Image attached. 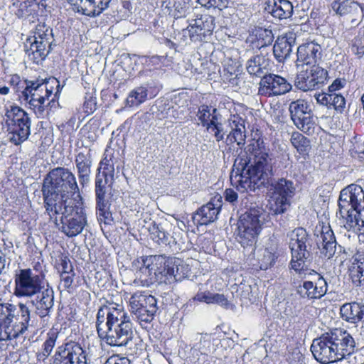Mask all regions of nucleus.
<instances>
[{"mask_svg":"<svg viewBox=\"0 0 364 364\" xmlns=\"http://www.w3.org/2000/svg\"><path fill=\"white\" fill-rule=\"evenodd\" d=\"M96 330L100 340L114 347L127 346L134 337L130 318L118 304L105 305L98 309Z\"/></svg>","mask_w":364,"mask_h":364,"instance_id":"obj_1","label":"nucleus"},{"mask_svg":"<svg viewBox=\"0 0 364 364\" xmlns=\"http://www.w3.org/2000/svg\"><path fill=\"white\" fill-rule=\"evenodd\" d=\"M270 159L268 154L255 150L250 155L240 154L235 161L234 166L240 172L237 188L242 192L255 191L269 183L272 175Z\"/></svg>","mask_w":364,"mask_h":364,"instance_id":"obj_2","label":"nucleus"},{"mask_svg":"<svg viewBox=\"0 0 364 364\" xmlns=\"http://www.w3.org/2000/svg\"><path fill=\"white\" fill-rule=\"evenodd\" d=\"M357 350L354 338L346 330L334 328L313 340L311 351L321 364L341 361Z\"/></svg>","mask_w":364,"mask_h":364,"instance_id":"obj_3","label":"nucleus"},{"mask_svg":"<svg viewBox=\"0 0 364 364\" xmlns=\"http://www.w3.org/2000/svg\"><path fill=\"white\" fill-rule=\"evenodd\" d=\"M41 191L46 210H52V207L56 209V205L65 202L75 201L68 198L69 195H80L75 176L65 167H56L48 173L43 180Z\"/></svg>","mask_w":364,"mask_h":364,"instance_id":"obj_4","label":"nucleus"},{"mask_svg":"<svg viewBox=\"0 0 364 364\" xmlns=\"http://www.w3.org/2000/svg\"><path fill=\"white\" fill-rule=\"evenodd\" d=\"M338 212L348 231L364 235V191L360 186L351 184L343 189L338 199Z\"/></svg>","mask_w":364,"mask_h":364,"instance_id":"obj_5","label":"nucleus"},{"mask_svg":"<svg viewBox=\"0 0 364 364\" xmlns=\"http://www.w3.org/2000/svg\"><path fill=\"white\" fill-rule=\"evenodd\" d=\"M31 322V311L26 304L0 303V341L17 338L33 326Z\"/></svg>","mask_w":364,"mask_h":364,"instance_id":"obj_6","label":"nucleus"},{"mask_svg":"<svg viewBox=\"0 0 364 364\" xmlns=\"http://www.w3.org/2000/svg\"><path fill=\"white\" fill-rule=\"evenodd\" d=\"M77 198V200L65 202L63 204L56 205V209L52 207V210H46L50 220L53 219L55 224H58L57 215H61L62 225L60 230L69 237L80 234L87 225L82 198L80 195H78Z\"/></svg>","mask_w":364,"mask_h":364,"instance_id":"obj_7","label":"nucleus"},{"mask_svg":"<svg viewBox=\"0 0 364 364\" xmlns=\"http://www.w3.org/2000/svg\"><path fill=\"white\" fill-rule=\"evenodd\" d=\"M141 266L138 274L141 281L147 284L158 282L171 284L176 282V275L173 274L177 262H179L178 258L159 255L141 257Z\"/></svg>","mask_w":364,"mask_h":364,"instance_id":"obj_8","label":"nucleus"},{"mask_svg":"<svg viewBox=\"0 0 364 364\" xmlns=\"http://www.w3.org/2000/svg\"><path fill=\"white\" fill-rule=\"evenodd\" d=\"M291 284L295 287L296 293L303 299H321L327 292V282L325 279L307 266L301 270H294Z\"/></svg>","mask_w":364,"mask_h":364,"instance_id":"obj_9","label":"nucleus"},{"mask_svg":"<svg viewBox=\"0 0 364 364\" xmlns=\"http://www.w3.org/2000/svg\"><path fill=\"white\" fill-rule=\"evenodd\" d=\"M263 210L259 208H250L242 213L237 222L236 238L244 247L254 249L264 224Z\"/></svg>","mask_w":364,"mask_h":364,"instance_id":"obj_10","label":"nucleus"},{"mask_svg":"<svg viewBox=\"0 0 364 364\" xmlns=\"http://www.w3.org/2000/svg\"><path fill=\"white\" fill-rule=\"evenodd\" d=\"M53 41V29L45 23L36 26L34 35L25 43V52L34 63L43 61L51 51Z\"/></svg>","mask_w":364,"mask_h":364,"instance_id":"obj_11","label":"nucleus"},{"mask_svg":"<svg viewBox=\"0 0 364 364\" xmlns=\"http://www.w3.org/2000/svg\"><path fill=\"white\" fill-rule=\"evenodd\" d=\"M289 237L291 255L290 268L293 270H301L302 267H306V262L310 260L311 240L303 228L294 229L289 233Z\"/></svg>","mask_w":364,"mask_h":364,"instance_id":"obj_12","label":"nucleus"},{"mask_svg":"<svg viewBox=\"0 0 364 364\" xmlns=\"http://www.w3.org/2000/svg\"><path fill=\"white\" fill-rule=\"evenodd\" d=\"M25 87L18 95L19 98L28 105V107L33 111L38 118H43L46 111L44 87L43 84H57L55 78L48 80H24Z\"/></svg>","mask_w":364,"mask_h":364,"instance_id":"obj_13","label":"nucleus"},{"mask_svg":"<svg viewBox=\"0 0 364 364\" xmlns=\"http://www.w3.org/2000/svg\"><path fill=\"white\" fill-rule=\"evenodd\" d=\"M14 282V294L17 297H32L40 293L48 284L43 275L36 274L29 268L16 272Z\"/></svg>","mask_w":364,"mask_h":364,"instance_id":"obj_14","label":"nucleus"},{"mask_svg":"<svg viewBox=\"0 0 364 364\" xmlns=\"http://www.w3.org/2000/svg\"><path fill=\"white\" fill-rule=\"evenodd\" d=\"M290 117L294 124L307 135H313L317 127L309 103L301 99L292 101L289 106Z\"/></svg>","mask_w":364,"mask_h":364,"instance_id":"obj_15","label":"nucleus"},{"mask_svg":"<svg viewBox=\"0 0 364 364\" xmlns=\"http://www.w3.org/2000/svg\"><path fill=\"white\" fill-rule=\"evenodd\" d=\"M130 311L142 326L150 323L158 310L156 299L147 292L136 291L129 299Z\"/></svg>","mask_w":364,"mask_h":364,"instance_id":"obj_16","label":"nucleus"},{"mask_svg":"<svg viewBox=\"0 0 364 364\" xmlns=\"http://www.w3.org/2000/svg\"><path fill=\"white\" fill-rule=\"evenodd\" d=\"M102 174L97 175L95 179V196H96V213L98 220L105 224H109L112 221V213L110 211L109 193L108 189L107 173L105 172V167Z\"/></svg>","mask_w":364,"mask_h":364,"instance_id":"obj_17","label":"nucleus"},{"mask_svg":"<svg viewBox=\"0 0 364 364\" xmlns=\"http://www.w3.org/2000/svg\"><path fill=\"white\" fill-rule=\"evenodd\" d=\"M50 364H87L86 353L79 343L68 342L58 347Z\"/></svg>","mask_w":364,"mask_h":364,"instance_id":"obj_18","label":"nucleus"},{"mask_svg":"<svg viewBox=\"0 0 364 364\" xmlns=\"http://www.w3.org/2000/svg\"><path fill=\"white\" fill-rule=\"evenodd\" d=\"M327 77V71L320 66L310 67V69L301 70L297 74L294 85L302 91L312 90L319 88Z\"/></svg>","mask_w":364,"mask_h":364,"instance_id":"obj_19","label":"nucleus"},{"mask_svg":"<svg viewBox=\"0 0 364 364\" xmlns=\"http://www.w3.org/2000/svg\"><path fill=\"white\" fill-rule=\"evenodd\" d=\"M292 88L288 81L274 74H265L262 76L258 90V95L264 97H273L286 94Z\"/></svg>","mask_w":364,"mask_h":364,"instance_id":"obj_20","label":"nucleus"},{"mask_svg":"<svg viewBox=\"0 0 364 364\" xmlns=\"http://www.w3.org/2000/svg\"><path fill=\"white\" fill-rule=\"evenodd\" d=\"M148 230L151 239L159 245H168L170 247H173L176 250H185L188 248L185 245L183 237H179L180 232H178V235L175 233V235H171L165 231L161 224H157L154 221L150 223Z\"/></svg>","mask_w":364,"mask_h":364,"instance_id":"obj_21","label":"nucleus"},{"mask_svg":"<svg viewBox=\"0 0 364 364\" xmlns=\"http://www.w3.org/2000/svg\"><path fill=\"white\" fill-rule=\"evenodd\" d=\"M297 67L301 63V68H304V65L310 67L319 66L318 63L321 59V47L319 44L314 42H309L299 46L297 48Z\"/></svg>","mask_w":364,"mask_h":364,"instance_id":"obj_22","label":"nucleus"},{"mask_svg":"<svg viewBox=\"0 0 364 364\" xmlns=\"http://www.w3.org/2000/svg\"><path fill=\"white\" fill-rule=\"evenodd\" d=\"M75 163L77 176L81 186H84L90 181L92 159L90 149L83 148L77 151Z\"/></svg>","mask_w":364,"mask_h":364,"instance_id":"obj_23","label":"nucleus"},{"mask_svg":"<svg viewBox=\"0 0 364 364\" xmlns=\"http://www.w3.org/2000/svg\"><path fill=\"white\" fill-rule=\"evenodd\" d=\"M35 296L36 298L32 300L31 303L36 307V314L41 318L48 316L54 305L53 289L46 284L44 289Z\"/></svg>","mask_w":364,"mask_h":364,"instance_id":"obj_24","label":"nucleus"},{"mask_svg":"<svg viewBox=\"0 0 364 364\" xmlns=\"http://www.w3.org/2000/svg\"><path fill=\"white\" fill-rule=\"evenodd\" d=\"M296 44V37L292 33L277 38L274 46L273 53L278 62H284L287 59Z\"/></svg>","mask_w":364,"mask_h":364,"instance_id":"obj_25","label":"nucleus"},{"mask_svg":"<svg viewBox=\"0 0 364 364\" xmlns=\"http://www.w3.org/2000/svg\"><path fill=\"white\" fill-rule=\"evenodd\" d=\"M220 205L209 202L200 207L193 215V221L197 225H206L214 222L220 212Z\"/></svg>","mask_w":364,"mask_h":364,"instance_id":"obj_26","label":"nucleus"},{"mask_svg":"<svg viewBox=\"0 0 364 364\" xmlns=\"http://www.w3.org/2000/svg\"><path fill=\"white\" fill-rule=\"evenodd\" d=\"M340 314L343 320L355 324L364 320V304L357 302L346 303L341 306Z\"/></svg>","mask_w":364,"mask_h":364,"instance_id":"obj_27","label":"nucleus"},{"mask_svg":"<svg viewBox=\"0 0 364 364\" xmlns=\"http://www.w3.org/2000/svg\"><path fill=\"white\" fill-rule=\"evenodd\" d=\"M269 60L262 55H256L250 58L246 65L249 74L262 77L268 72Z\"/></svg>","mask_w":364,"mask_h":364,"instance_id":"obj_28","label":"nucleus"},{"mask_svg":"<svg viewBox=\"0 0 364 364\" xmlns=\"http://www.w3.org/2000/svg\"><path fill=\"white\" fill-rule=\"evenodd\" d=\"M7 128L11 125L21 124L31 127V119L28 114L21 107H11L6 113Z\"/></svg>","mask_w":364,"mask_h":364,"instance_id":"obj_29","label":"nucleus"},{"mask_svg":"<svg viewBox=\"0 0 364 364\" xmlns=\"http://www.w3.org/2000/svg\"><path fill=\"white\" fill-rule=\"evenodd\" d=\"M10 141L15 145H19L26 141L31 134V127L21 124L11 125L7 128Z\"/></svg>","mask_w":364,"mask_h":364,"instance_id":"obj_30","label":"nucleus"},{"mask_svg":"<svg viewBox=\"0 0 364 364\" xmlns=\"http://www.w3.org/2000/svg\"><path fill=\"white\" fill-rule=\"evenodd\" d=\"M332 8L340 16L355 14L363 10V6L354 0H344L342 2L334 1L332 4Z\"/></svg>","mask_w":364,"mask_h":364,"instance_id":"obj_31","label":"nucleus"},{"mask_svg":"<svg viewBox=\"0 0 364 364\" xmlns=\"http://www.w3.org/2000/svg\"><path fill=\"white\" fill-rule=\"evenodd\" d=\"M274 192L273 195L278 196L281 198H285L288 200L292 198L295 193V187L291 181L285 178H281L274 184L272 183Z\"/></svg>","mask_w":364,"mask_h":364,"instance_id":"obj_32","label":"nucleus"},{"mask_svg":"<svg viewBox=\"0 0 364 364\" xmlns=\"http://www.w3.org/2000/svg\"><path fill=\"white\" fill-rule=\"evenodd\" d=\"M252 36H255V46L259 49L272 45L274 38L271 29L262 27L256 28L252 32Z\"/></svg>","mask_w":364,"mask_h":364,"instance_id":"obj_33","label":"nucleus"},{"mask_svg":"<svg viewBox=\"0 0 364 364\" xmlns=\"http://www.w3.org/2000/svg\"><path fill=\"white\" fill-rule=\"evenodd\" d=\"M214 115L220 116L218 110L210 105H201L198 107L196 117L203 127H208L212 123Z\"/></svg>","mask_w":364,"mask_h":364,"instance_id":"obj_34","label":"nucleus"},{"mask_svg":"<svg viewBox=\"0 0 364 364\" xmlns=\"http://www.w3.org/2000/svg\"><path fill=\"white\" fill-rule=\"evenodd\" d=\"M196 28L205 37V40L213 34L215 28V18L208 14L201 15L200 17L195 19Z\"/></svg>","mask_w":364,"mask_h":364,"instance_id":"obj_35","label":"nucleus"},{"mask_svg":"<svg viewBox=\"0 0 364 364\" xmlns=\"http://www.w3.org/2000/svg\"><path fill=\"white\" fill-rule=\"evenodd\" d=\"M148 90L145 86H139L132 90L126 99V105L129 107H137L147 99Z\"/></svg>","mask_w":364,"mask_h":364,"instance_id":"obj_36","label":"nucleus"},{"mask_svg":"<svg viewBox=\"0 0 364 364\" xmlns=\"http://www.w3.org/2000/svg\"><path fill=\"white\" fill-rule=\"evenodd\" d=\"M293 14V5L289 0H277L276 8L272 9V16L280 20L290 18Z\"/></svg>","mask_w":364,"mask_h":364,"instance_id":"obj_37","label":"nucleus"},{"mask_svg":"<svg viewBox=\"0 0 364 364\" xmlns=\"http://www.w3.org/2000/svg\"><path fill=\"white\" fill-rule=\"evenodd\" d=\"M222 116L214 115L208 127H205L206 130L212 133L215 138L216 141L219 142L224 139L225 135L227 131L225 130L224 125L221 122Z\"/></svg>","mask_w":364,"mask_h":364,"instance_id":"obj_38","label":"nucleus"},{"mask_svg":"<svg viewBox=\"0 0 364 364\" xmlns=\"http://www.w3.org/2000/svg\"><path fill=\"white\" fill-rule=\"evenodd\" d=\"M195 341H198L193 345V348L198 350L201 354H207L211 350L213 343L211 335L208 333H197Z\"/></svg>","mask_w":364,"mask_h":364,"instance_id":"obj_39","label":"nucleus"},{"mask_svg":"<svg viewBox=\"0 0 364 364\" xmlns=\"http://www.w3.org/2000/svg\"><path fill=\"white\" fill-rule=\"evenodd\" d=\"M57 338L58 335L55 333L48 334L42 346V351L36 354L38 361H45L48 358L55 345Z\"/></svg>","mask_w":364,"mask_h":364,"instance_id":"obj_40","label":"nucleus"},{"mask_svg":"<svg viewBox=\"0 0 364 364\" xmlns=\"http://www.w3.org/2000/svg\"><path fill=\"white\" fill-rule=\"evenodd\" d=\"M289 206V200L278 196L272 195L269 201V210L275 215L284 213Z\"/></svg>","mask_w":364,"mask_h":364,"instance_id":"obj_41","label":"nucleus"},{"mask_svg":"<svg viewBox=\"0 0 364 364\" xmlns=\"http://www.w3.org/2000/svg\"><path fill=\"white\" fill-rule=\"evenodd\" d=\"M196 28L195 19L192 20L186 28L183 29V36L188 37L191 41L197 43L206 41L201 31Z\"/></svg>","mask_w":364,"mask_h":364,"instance_id":"obj_42","label":"nucleus"},{"mask_svg":"<svg viewBox=\"0 0 364 364\" xmlns=\"http://www.w3.org/2000/svg\"><path fill=\"white\" fill-rule=\"evenodd\" d=\"M291 143L300 154H304L310 146L309 140L299 132H294L291 137Z\"/></svg>","mask_w":364,"mask_h":364,"instance_id":"obj_43","label":"nucleus"},{"mask_svg":"<svg viewBox=\"0 0 364 364\" xmlns=\"http://www.w3.org/2000/svg\"><path fill=\"white\" fill-rule=\"evenodd\" d=\"M68 3L76 7L78 12L92 17L93 0H67Z\"/></svg>","mask_w":364,"mask_h":364,"instance_id":"obj_44","label":"nucleus"},{"mask_svg":"<svg viewBox=\"0 0 364 364\" xmlns=\"http://www.w3.org/2000/svg\"><path fill=\"white\" fill-rule=\"evenodd\" d=\"M277 257L274 252L269 249H264L260 258L258 259L260 269L265 270L271 267L274 264Z\"/></svg>","mask_w":364,"mask_h":364,"instance_id":"obj_45","label":"nucleus"},{"mask_svg":"<svg viewBox=\"0 0 364 364\" xmlns=\"http://www.w3.org/2000/svg\"><path fill=\"white\" fill-rule=\"evenodd\" d=\"M245 138V130H231V132L227 135L226 143L232 144L235 142L238 146L244 145Z\"/></svg>","mask_w":364,"mask_h":364,"instance_id":"obj_46","label":"nucleus"},{"mask_svg":"<svg viewBox=\"0 0 364 364\" xmlns=\"http://www.w3.org/2000/svg\"><path fill=\"white\" fill-rule=\"evenodd\" d=\"M345 105L346 100L343 96L336 93H331L330 108L333 107L336 111L342 112Z\"/></svg>","mask_w":364,"mask_h":364,"instance_id":"obj_47","label":"nucleus"},{"mask_svg":"<svg viewBox=\"0 0 364 364\" xmlns=\"http://www.w3.org/2000/svg\"><path fill=\"white\" fill-rule=\"evenodd\" d=\"M112 0H93L92 17L98 16L106 10Z\"/></svg>","mask_w":364,"mask_h":364,"instance_id":"obj_48","label":"nucleus"},{"mask_svg":"<svg viewBox=\"0 0 364 364\" xmlns=\"http://www.w3.org/2000/svg\"><path fill=\"white\" fill-rule=\"evenodd\" d=\"M350 277L352 282L356 286L364 285V271H360L358 267H350Z\"/></svg>","mask_w":364,"mask_h":364,"instance_id":"obj_49","label":"nucleus"},{"mask_svg":"<svg viewBox=\"0 0 364 364\" xmlns=\"http://www.w3.org/2000/svg\"><path fill=\"white\" fill-rule=\"evenodd\" d=\"M318 248L321 249V252L327 258H331L335 254L336 248V241H332L331 242L325 243L320 246L318 244Z\"/></svg>","mask_w":364,"mask_h":364,"instance_id":"obj_50","label":"nucleus"},{"mask_svg":"<svg viewBox=\"0 0 364 364\" xmlns=\"http://www.w3.org/2000/svg\"><path fill=\"white\" fill-rule=\"evenodd\" d=\"M320 239L321 241L318 242V245L319 244L320 246L325 243L336 240L333 232L330 228V227H323L320 235Z\"/></svg>","mask_w":364,"mask_h":364,"instance_id":"obj_51","label":"nucleus"},{"mask_svg":"<svg viewBox=\"0 0 364 364\" xmlns=\"http://www.w3.org/2000/svg\"><path fill=\"white\" fill-rule=\"evenodd\" d=\"M229 122L232 130H245V120L239 115L235 114L231 116Z\"/></svg>","mask_w":364,"mask_h":364,"instance_id":"obj_52","label":"nucleus"},{"mask_svg":"<svg viewBox=\"0 0 364 364\" xmlns=\"http://www.w3.org/2000/svg\"><path fill=\"white\" fill-rule=\"evenodd\" d=\"M14 6L17 7L15 14L18 18H23L31 14L29 9L30 4L28 2L23 1L19 4H14Z\"/></svg>","mask_w":364,"mask_h":364,"instance_id":"obj_53","label":"nucleus"},{"mask_svg":"<svg viewBox=\"0 0 364 364\" xmlns=\"http://www.w3.org/2000/svg\"><path fill=\"white\" fill-rule=\"evenodd\" d=\"M358 267L360 271H364V253L358 252L352 257V264L350 267Z\"/></svg>","mask_w":364,"mask_h":364,"instance_id":"obj_54","label":"nucleus"},{"mask_svg":"<svg viewBox=\"0 0 364 364\" xmlns=\"http://www.w3.org/2000/svg\"><path fill=\"white\" fill-rule=\"evenodd\" d=\"M229 0H207L203 4L208 7H214L219 9H225L228 6Z\"/></svg>","mask_w":364,"mask_h":364,"instance_id":"obj_55","label":"nucleus"},{"mask_svg":"<svg viewBox=\"0 0 364 364\" xmlns=\"http://www.w3.org/2000/svg\"><path fill=\"white\" fill-rule=\"evenodd\" d=\"M60 265L62 268L61 274H70L73 272V265L67 257H63L60 259Z\"/></svg>","mask_w":364,"mask_h":364,"instance_id":"obj_56","label":"nucleus"},{"mask_svg":"<svg viewBox=\"0 0 364 364\" xmlns=\"http://www.w3.org/2000/svg\"><path fill=\"white\" fill-rule=\"evenodd\" d=\"M96 101L92 97H85L83 104V110L87 114H91L96 109Z\"/></svg>","mask_w":364,"mask_h":364,"instance_id":"obj_57","label":"nucleus"},{"mask_svg":"<svg viewBox=\"0 0 364 364\" xmlns=\"http://www.w3.org/2000/svg\"><path fill=\"white\" fill-rule=\"evenodd\" d=\"M315 98L318 103L322 105H325L327 107L330 108L331 100V93H321L318 95H315Z\"/></svg>","mask_w":364,"mask_h":364,"instance_id":"obj_58","label":"nucleus"},{"mask_svg":"<svg viewBox=\"0 0 364 364\" xmlns=\"http://www.w3.org/2000/svg\"><path fill=\"white\" fill-rule=\"evenodd\" d=\"M210 304H218L225 307L229 305L228 299L223 294L213 293L211 296Z\"/></svg>","mask_w":364,"mask_h":364,"instance_id":"obj_59","label":"nucleus"},{"mask_svg":"<svg viewBox=\"0 0 364 364\" xmlns=\"http://www.w3.org/2000/svg\"><path fill=\"white\" fill-rule=\"evenodd\" d=\"M211 296L212 293L210 291L200 292L198 293L194 297H193L192 300H190V302L198 301L210 304Z\"/></svg>","mask_w":364,"mask_h":364,"instance_id":"obj_60","label":"nucleus"},{"mask_svg":"<svg viewBox=\"0 0 364 364\" xmlns=\"http://www.w3.org/2000/svg\"><path fill=\"white\" fill-rule=\"evenodd\" d=\"M183 265L182 261L179 259L177 266L173 269V275H176V282L181 281L185 277V273L183 272Z\"/></svg>","mask_w":364,"mask_h":364,"instance_id":"obj_61","label":"nucleus"},{"mask_svg":"<svg viewBox=\"0 0 364 364\" xmlns=\"http://www.w3.org/2000/svg\"><path fill=\"white\" fill-rule=\"evenodd\" d=\"M74 275V273H71L70 274H60L61 280L63 281L65 289H69L72 287Z\"/></svg>","mask_w":364,"mask_h":364,"instance_id":"obj_62","label":"nucleus"},{"mask_svg":"<svg viewBox=\"0 0 364 364\" xmlns=\"http://www.w3.org/2000/svg\"><path fill=\"white\" fill-rule=\"evenodd\" d=\"M188 0H174L173 7L180 14L185 12Z\"/></svg>","mask_w":364,"mask_h":364,"instance_id":"obj_63","label":"nucleus"},{"mask_svg":"<svg viewBox=\"0 0 364 364\" xmlns=\"http://www.w3.org/2000/svg\"><path fill=\"white\" fill-rule=\"evenodd\" d=\"M344 82L340 79H336L333 83L328 87V92L330 93H336V91L342 88Z\"/></svg>","mask_w":364,"mask_h":364,"instance_id":"obj_64","label":"nucleus"}]
</instances>
